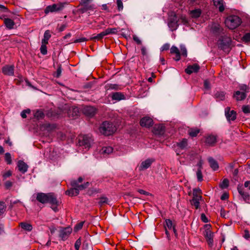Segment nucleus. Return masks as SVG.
<instances>
[{"mask_svg":"<svg viewBox=\"0 0 250 250\" xmlns=\"http://www.w3.org/2000/svg\"><path fill=\"white\" fill-rule=\"evenodd\" d=\"M47 201V203H49L50 205L51 208L55 212H57L59 210L58 207L60 204V202L57 199V196L53 192H49Z\"/></svg>","mask_w":250,"mask_h":250,"instance_id":"obj_6","label":"nucleus"},{"mask_svg":"<svg viewBox=\"0 0 250 250\" xmlns=\"http://www.w3.org/2000/svg\"><path fill=\"white\" fill-rule=\"evenodd\" d=\"M49 197V193H44L42 192H39L36 194V200L42 204H46L47 203V200Z\"/></svg>","mask_w":250,"mask_h":250,"instance_id":"obj_13","label":"nucleus"},{"mask_svg":"<svg viewBox=\"0 0 250 250\" xmlns=\"http://www.w3.org/2000/svg\"><path fill=\"white\" fill-rule=\"evenodd\" d=\"M196 176L197 178L198 181L201 182L203 181V175L202 173V170L197 169L196 172Z\"/></svg>","mask_w":250,"mask_h":250,"instance_id":"obj_53","label":"nucleus"},{"mask_svg":"<svg viewBox=\"0 0 250 250\" xmlns=\"http://www.w3.org/2000/svg\"><path fill=\"white\" fill-rule=\"evenodd\" d=\"M214 5L218 8L220 12L224 11L225 8L224 6L223 0H213Z\"/></svg>","mask_w":250,"mask_h":250,"instance_id":"obj_27","label":"nucleus"},{"mask_svg":"<svg viewBox=\"0 0 250 250\" xmlns=\"http://www.w3.org/2000/svg\"><path fill=\"white\" fill-rule=\"evenodd\" d=\"M204 88L206 89H210V83L208 80H206L204 81Z\"/></svg>","mask_w":250,"mask_h":250,"instance_id":"obj_62","label":"nucleus"},{"mask_svg":"<svg viewBox=\"0 0 250 250\" xmlns=\"http://www.w3.org/2000/svg\"><path fill=\"white\" fill-rule=\"evenodd\" d=\"M30 113V110L29 109H27L25 110H23L21 113V115L22 118H26L27 116L26 114H29Z\"/></svg>","mask_w":250,"mask_h":250,"instance_id":"obj_55","label":"nucleus"},{"mask_svg":"<svg viewBox=\"0 0 250 250\" xmlns=\"http://www.w3.org/2000/svg\"><path fill=\"white\" fill-rule=\"evenodd\" d=\"M117 31L118 30L116 28H108L104 31L105 36L109 34H115Z\"/></svg>","mask_w":250,"mask_h":250,"instance_id":"obj_36","label":"nucleus"},{"mask_svg":"<svg viewBox=\"0 0 250 250\" xmlns=\"http://www.w3.org/2000/svg\"><path fill=\"white\" fill-rule=\"evenodd\" d=\"M226 93L223 91H216L214 92V98L216 101H224L226 98Z\"/></svg>","mask_w":250,"mask_h":250,"instance_id":"obj_18","label":"nucleus"},{"mask_svg":"<svg viewBox=\"0 0 250 250\" xmlns=\"http://www.w3.org/2000/svg\"><path fill=\"white\" fill-rule=\"evenodd\" d=\"M80 114L79 109L76 106H72L68 111V115L69 117H75Z\"/></svg>","mask_w":250,"mask_h":250,"instance_id":"obj_21","label":"nucleus"},{"mask_svg":"<svg viewBox=\"0 0 250 250\" xmlns=\"http://www.w3.org/2000/svg\"><path fill=\"white\" fill-rule=\"evenodd\" d=\"M225 116L228 122L234 121L236 119L237 113L233 110H230L229 107H227L225 109Z\"/></svg>","mask_w":250,"mask_h":250,"instance_id":"obj_8","label":"nucleus"},{"mask_svg":"<svg viewBox=\"0 0 250 250\" xmlns=\"http://www.w3.org/2000/svg\"><path fill=\"white\" fill-rule=\"evenodd\" d=\"M105 36V34L104 31L101 32L100 33L97 34L96 36H94L90 38L91 40H101L103 39V38Z\"/></svg>","mask_w":250,"mask_h":250,"instance_id":"obj_41","label":"nucleus"},{"mask_svg":"<svg viewBox=\"0 0 250 250\" xmlns=\"http://www.w3.org/2000/svg\"><path fill=\"white\" fill-rule=\"evenodd\" d=\"M216 44L218 49L227 54L229 53L233 46L231 38L226 35L221 36L217 40Z\"/></svg>","mask_w":250,"mask_h":250,"instance_id":"obj_1","label":"nucleus"},{"mask_svg":"<svg viewBox=\"0 0 250 250\" xmlns=\"http://www.w3.org/2000/svg\"><path fill=\"white\" fill-rule=\"evenodd\" d=\"M34 116L38 120H40L44 117V114L41 109H38L34 113Z\"/></svg>","mask_w":250,"mask_h":250,"instance_id":"obj_35","label":"nucleus"},{"mask_svg":"<svg viewBox=\"0 0 250 250\" xmlns=\"http://www.w3.org/2000/svg\"><path fill=\"white\" fill-rule=\"evenodd\" d=\"M41 53L45 55L47 53L46 44L42 43L41 48H40Z\"/></svg>","mask_w":250,"mask_h":250,"instance_id":"obj_47","label":"nucleus"},{"mask_svg":"<svg viewBox=\"0 0 250 250\" xmlns=\"http://www.w3.org/2000/svg\"><path fill=\"white\" fill-rule=\"evenodd\" d=\"M83 223H84L83 222H81L76 224L74 227V230L77 231L82 229V228H83Z\"/></svg>","mask_w":250,"mask_h":250,"instance_id":"obj_57","label":"nucleus"},{"mask_svg":"<svg viewBox=\"0 0 250 250\" xmlns=\"http://www.w3.org/2000/svg\"><path fill=\"white\" fill-rule=\"evenodd\" d=\"M169 47H170V45L169 44L167 43H165L164 44L161 48V51H167V50H168L169 48Z\"/></svg>","mask_w":250,"mask_h":250,"instance_id":"obj_63","label":"nucleus"},{"mask_svg":"<svg viewBox=\"0 0 250 250\" xmlns=\"http://www.w3.org/2000/svg\"><path fill=\"white\" fill-rule=\"evenodd\" d=\"M201 199L192 198V200H190L191 205L194 206L196 209H198L199 207V201Z\"/></svg>","mask_w":250,"mask_h":250,"instance_id":"obj_39","label":"nucleus"},{"mask_svg":"<svg viewBox=\"0 0 250 250\" xmlns=\"http://www.w3.org/2000/svg\"><path fill=\"white\" fill-rule=\"evenodd\" d=\"M18 167L19 170L22 173H25L28 169V165L23 161L20 160L18 163Z\"/></svg>","mask_w":250,"mask_h":250,"instance_id":"obj_20","label":"nucleus"},{"mask_svg":"<svg viewBox=\"0 0 250 250\" xmlns=\"http://www.w3.org/2000/svg\"><path fill=\"white\" fill-rule=\"evenodd\" d=\"M242 41L245 42H250V33L245 34L242 37Z\"/></svg>","mask_w":250,"mask_h":250,"instance_id":"obj_52","label":"nucleus"},{"mask_svg":"<svg viewBox=\"0 0 250 250\" xmlns=\"http://www.w3.org/2000/svg\"><path fill=\"white\" fill-rule=\"evenodd\" d=\"M92 142L93 140L91 137L88 135H85L82 137V139H79V144L80 146L88 149L90 147Z\"/></svg>","mask_w":250,"mask_h":250,"instance_id":"obj_7","label":"nucleus"},{"mask_svg":"<svg viewBox=\"0 0 250 250\" xmlns=\"http://www.w3.org/2000/svg\"><path fill=\"white\" fill-rule=\"evenodd\" d=\"M118 9L119 11H121L123 9V4L122 0H117L116 1Z\"/></svg>","mask_w":250,"mask_h":250,"instance_id":"obj_59","label":"nucleus"},{"mask_svg":"<svg viewBox=\"0 0 250 250\" xmlns=\"http://www.w3.org/2000/svg\"><path fill=\"white\" fill-rule=\"evenodd\" d=\"M182 56L185 57L187 56V49L185 46H181V53Z\"/></svg>","mask_w":250,"mask_h":250,"instance_id":"obj_60","label":"nucleus"},{"mask_svg":"<svg viewBox=\"0 0 250 250\" xmlns=\"http://www.w3.org/2000/svg\"><path fill=\"white\" fill-rule=\"evenodd\" d=\"M168 26L171 28L172 30H175L177 28L178 24L177 21H171L168 22Z\"/></svg>","mask_w":250,"mask_h":250,"instance_id":"obj_44","label":"nucleus"},{"mask_svg":"<svg viewBox=\"0 0 250 250\" xmlns=\"http://www.w3.org/2000/svg\"><path fill=\"white\" fill-rule=\"evenodd\" d=\"M240 90L235 91L233 97L237 101H242L246 99L247 93L250 92V87L245 84H241L239 86Z\"/></svg>","mask_w":250,"mask_h":250,"instance_id":"obj_3","label":"nucleus"},{"mask_svg":"<svg viewBox=\"0 0 250 250\" xmlns=\"http://www.w3.org/2000/svg\"><path fill=\"white\" fill-rule=\"evenodd\" d=\"M242 111L245 114L250 113V106L249 105H243L242 107Z\"/></svg>","mask_w":250,"mask_h":250,"instance_id":"obj_56","label":"nucleus"},{"mask_svg":"<svg viewBox=\"0 0 250 250\" xmlns=\"http://www.w3.org/2000/svg\"><path fill=\"white\" fill-rule=\"evenodd\" d=\"M80 11L82 13H84L89 10H93L94 9V5L82 6Z\"/></svg>","mask_w":250,"mask_h":250,"instance_id":"obj_38","label":"nucleus"},{"mask_svg":"<svg viewBox=\"0 0 250 250\" xmlns=\"http://www.w3.org/2000/svg\"><path fill=\"white\" fill-rule=\"evenodd\" d=\"M82 111L86 116L92 117L95 114L96 109L93 106L87 105L83 107Z\"/></svg>","mask_w":250,"mask_h":250,"instance_id":"obj_11","label":"nucleus"},{"mask_svg":"<svg viewBox=\"0 0 250 250\" xmlns=\"http://www.w3.org/2000/svg\"><path fill=\"white\" fill-rule=\"evenodd\" d=\"M229 186V181L228 179H224L220 184L219 187L222 189L227 188Z\"/></svg>","mask_w":250,"mask_h":250,"instance_id":"obj_42","label":"nucleus"},{"mask_svg":"<svg viewBox=\"0 0 250 250\" xmlns=\"http://www.w3.org/2000/svg\"><path fill=\"white\" fill-rule=\"evenodd\" d=\"M5 160L7 162V164H11L12 162L11 154L7 152L5 154Z\"/></svg>","mask_w":250,"mask_h":250,"instance_id":"obj_50","label":"nucleus"},{"mask_svg":"<svg viewBox=\"0 0 250 250\" xmlns=\"http://www.w3.org/2000/svg\"><path fill=\"white\" fill-rule=\"evenodd\" d=\"M4 24L8 29H12L14 28L15 23L13 20L9 18L4 19Z\"/></svg>","mask_w":250,"mask_h":250,"instance_id":"obj_26","label":"nucleus"},{"mask_svg":"<svg viewBox=\"0 0 250 250\" xmlns=\"http://www.w3.org/2000/svg\"><path fill=\"white\" fill-rule=\"evenodd\" d=\"M205 237L209 247H211L213 243V234L209 229H207L205 231Z\"/></svg>","mask_w":250,"mask_h":250,"instance_id":"obj_12","label":"nucleus"},{"mask_svg":"<svg viewBox=\"0 0 250 250\" xmlns=\"http://www.w3.org/2000/svg\"><path fill=\"white\" fill-rule=\"evenodd\" d=\"M211 31L215 35H218L222 33L223 29L221 27L220 24L213 23L211 26Z\"/></svg>","mask_w":250,"mask_h":250,"instance_id":"obj_22","label":"nucleus"},{"mask_svg":"<svg viewBox=\"0 0 250 250\" xmlns=\"http://www.w3.org/2000/svg\"><path fill=\"white\" fill-rule=\"evenodd\" d=\"M72 232V229L70 227L64 228L60 230L59 236L62 240H66Z\"/></svg>","mask_w":250,"mask_h":250,"instance_id":"obj_9","label":"nucleus"},{"mask_svg":"<svg viewBox=\"0 0 250 250\" xmlns=\"http://www.w3.org/2000/svg\"><path fill=\"white\" fill-rule=\"evenodd\" d=\"M217 142V137L213 135H209L206 137L205 143L209 146H214Z\"/></svg>","mask_w":250,"mask_h":250,"instance_id":"obj_17","label":"nucleus"},{"mask_svg":"<svg viewBox=\"0 0 250 250\" xmlns=\"http://www.w3.org/2000/svg\"><path fill=\"white\" fill-rule=\"evenodd\" d=\"M200 66L197 63H194L192 65H189L185 69V72L190 75L193 73H197L200 69Z\"/></svg>","mask_w":250,"mask_h":250,"instance_id":"obj_14","label":"nucleus"},{"mask_svg":"<svg viewBox=\"0 0 250 250\" xmlns=\"http://www.w3.org/2000/svg\"><path fill=\"white\" fill-rule=\"evenodd\" d=\"M87 41V39L86 38L82 37L79 39H76L74 41V43H78V42H84Z\"/></svg>","mask_w":250,"mask_h":250,"instance_id":"obj_64","label":"nucleus"},{"mask_svg":"<svg viewBox=\"0 0 250 250\" xmlns=\"http://www.w3.org/2000/svg\"><path fill=\"white\" fill-rule=\"evenodd\" d=\"M165 127L162 125H155L153 128V132L155 135H162L165 133Z\"/></svg>","mask_w":250,"mask_h":250,"instance_id":"obj_15","label":"nucleus"},{"mask_svg":"<svg viewBox=\"0 0 250 250\" xmlns=\"http://www.w3.org/2000/svg\"><path fill=\"white\" fill-rule=\"evenodd\" d=\"M210 167L214 170L216 171L219 168L218 162L212 157H208V159Z\"/></svg>","mask_w":250,"mask_h":250,"instance_id":"obj_23","label":"nucleus"},{"mask_svg":"<svg viewBox=\"0 0 250 250\" xmlns=\"http://www.w3.org/2000/svg\"><path fill=\"white\" fill-rule=\"evenodd\" d=\"M176 145L180 149H184L188 145L187 140L186 139H183L181 142L177 143Z\"/></svg>","mask_w":250,"mask_h":250,"instance_id":"obj_34","label":"nucleus"},{"mask_svg":"<svg viewBox=\"0 0 250 250\" xmlns=\"http://www.w3.org/2000/svg\"><path fill=\"white\" fill-rule=\"evenodd\" d=\"M202 11L200 9H196L190 11V14L192 18H198L200 17Z\"/></svg>","mask_w":250,"mask_h":250,"instance_id":"obj_30","label":"nucleus"},{"mask_svg":"<svg viewBox=\"0 0 250 250\" xmlns=\"http://www.w3.org/2000/svg\"><path fill=\"white\" fill-rule=\"evenodd\" d=\"M241 22V19L236 15H231L228 17L225 21L227 26L232 30L237 28Z\"/></svg>","mask_w":250,"mask_h":250,"instance_id":"obj_4","label":"nucleus"},{"mask_svg":"<svg viewBox=\"0 0 250 250\" xmlns=\"http://www.w3.org/2000/svg\"><path fill=\"white\" fill-rule=\"evenodd\" d=\"M200 130L197 128H191L188 130V134L192 137L197 136Z\"/></svg>","mask_w":250,"mask_h":250,"instance_id":"obj_33","label":"nucleus"},{"mask_svg":"<svg viewBox=\"0 0 250 250\" xmlns=\"http://www.w3.org/2000/svg\"><path fill=\"white\" fill-rule=\"evenodd\" d=\"M180 53V51L178 49V48L175 46H172L171 48H170V53L171 54H178Z\"/></svg>","mask_w":250,"mask_h":250,"instance_id":"obj_58","label":"nucleus"},{"mask_svg":"<svg viewBox=\"0 0 250 250\" xmlns=\"http://www.w3.org/2000/svg\"><path fill=\"white\" fill-rule=\"evenodd\" d=\"M111 98L112 100L120 101L125 99V95L119 92H114L112 94Z\"/></svg>","mask_w":250,"mask_h":250,"instance_id":"obj_25","label":"nucleus"},{"mask_svg":"<svg viewBox=\"0 0 250 250\" xmlns=\"http://www.w3.org/2000/svg\"><path fill=\"white\" fill-rule=\"evenodd\" d=\"M164 225L165 229L167 228L170 229H173V227H175V226L173 225L172 221L169 219H167L165 220V222Z\"/></svg>","mask_w":250,"mask_h":250,"instance_id":"obj_37","label":"nucleus"},{"mask_svg":"<svg viewBox=\"0 0 250 250\" xmlns=\"http://www.w3.org/2000/svg\"><path fill=\"white\" fill-rule=\"evenodd\" d=\"M201 190L199 188H194L193 189V198H198L201 199L202 196L201 195Z\"/></svg>","mask_w":250,"mask_h":250,"instance_id":"obj_32","label":"nucleus"},{"mask_svg":"<svg viewBox=\"0 0 250 250\" xmlns=\"http://www.w3.org/2000/svg\"><path fill=\"white\" fill-rule=\"evenodd\" d=\"M91 0H81L80 5L81 6H87V5H94L93 4H90Z\"/></svg>","mask_w":250,"mask_h":250,"instance_id":"obj_51","label":"nucleus"},{"mask_svg":"<svg viewBox=\"0 0 250 250\" xmlns=\"http://www.w3.org/2000/svg\"><path fill=\"white\" fill-rule=\"evenodd\" d=\"M100 132L105 136H109L112 134L116 130V127L113 124L108 121H104L99 127Z\"/></svg>","mask_w":250,"mask_h":250,"instance_id":"obj_2","label":"nucleus"},{"mask_svg":"<svg viewBox=\"0 0 250 250\" xmlns=\"http://www.w3.org/2000/svg\"><path fill=\"white\" fill-rule=\"evenodd\" d=\"M113 148L111 146H105L102 148V153L104 154H109L113 151Z\"/></svg>","mask_w":250,"mask_h":250,"instance_id":"obj_43","label":"nucleus"},{"mask_svg":"<svg viewBox=\"0 0 250 250\" xmlns=\"http://www.w3.org/2000/svg\"><path fill=\"white\" fill-rule=\"evenodd\" d=\"M89 185H90V184L88 182H85L83 184H81L79 187V189H80L81 190L84 189L86 188H88V186H89Z\"/></svg>","mask_w":250,"mask_h":250,"instance_id":"obj_61","label":"nucleus"},{"mask_svg":"<svg viewBox=\"0 0 250 250\" xmlns=\"http://www.w3.org/2000/svg\"><path fill=\"white\" fill-rule=\"evenodd\" d=\"M105 88L107 90L110 89H114V90H119L120 89L119 86L117 84H112V83H108L105 85Z\"/></svg>","mask_w":250,"mask_h":250,"instance_id":"obj_40","label":"nucleus"},{"mask_svg":"<svg viewBox=\"0 0 250 250\" xmlns=\"http://www.w3.org/2000/svg\"><path fill=\"white\" fill-rule=\"evenodd\" d=\"M5 201L8 204V208L10 209H12L14 207L15 205H17L18 204H20V205H23L24 206L23 204L19 200H16L14 201H13L12 200H9L8 198H7L5 200Z\"/></svg>","mask_w":250,"mask_h":250,"instance_id":"obj_24","label":"nucleus"},{"mask_svg":"<svg viewBox=\"0 0 250 250\" xmlns=\"http://www.w3.org/2000/svg\"><path fill=\"white\" fill-rule=\"evenodd\" d=\"M2 72L4 75L13 76L14 74V66L13 65H6L2 67Z\"/></svg>","mask_w":250,"mask_h":250,"instance_id":"obj_16","label":"nucleus"},{"mask_svg":"<svg viewBox=\"0 0 250 250\" xmlns=\"http://www.w3.org/2000/svg\"><path fill=\"white\" fill-rule=\"evenodd\" d=\"M81 245V240L80 238L78 239L75 243L74 247L76 250H79Z\"/></svg>","mask_w":250,"mask_h":250,"instance_id":"obj_54","label":"nucleus"},{"mask_svg":"<svg viewBox=\"0 0 250 250\" xmlns=\"http://www.w3.org/2000/svg\"><path fill=\"white\" fill-rule=\"evenodd\" d=\"M154 162L153 159H147L144 161H143L140 166V170H144L150 167L152 163Z\"/></svg>","mask_w":250,"mask_h":250,"instance_id":"obj_19","label":"nucleus"},{"mask_svg":"<svg viewBox=\"0 0 250 250\" xmlns=\"http://www.w3.org/2000/svg\"><path fill=\"white\" fill-rule=\"evenodd\" d=\"M66 3L59 2L48 5L44 9V13L47 15L49 13L58 12L62 11Z\"/></svg>","mask_w":250,"mask_h":250,"instance_id":"obj_5","label":"nucleus"},{"mask_svg":"<svg viewBox=\"0 0 250 250\" xmlns=\"http://www.w3.org/2000/svg\"><path fill=\"white\" fill-rule=\"evenodd\" d=\"M80 190L77 188L72 187L65 191V194L70 196H77L79 194Z\"/></svg>","mask_w":250,"mask_h":250,"instance_id":"obj_28","label":"nucleus"},{"mask_svg":"<svg viewBox=\"0 0 250 250\" xmlns=\"http://www.w3.org/2000/svg\"><path fill=\"white\" fill-rule=\"evenodd\" d=\"M79 183L77 180H72L70 182V185L72 187L77 188L78 190H81L80 189H79V187L80 185H79Z\"/></svg>","mask_w":250,"mask_h":250,"instance_id":"obj_48","label":"nucleus"},{"mask_svg":"<svg viewBox=\"0 0 250 250\" xmlns=\"http://www.w3.org/2000/svg\"><path fill=\"white\" fill-rule=\"evenodd\" d=\"M51 34L49 30H46L43 35V38L42 40V43L48 44V42L51 38Z\"/></svg>","mask_w":250,"mask_h":250,"instance_id":"obj_29","label":"nucleus"},{"mask_svg":"<svg viewBox=\"0 0 250 250\" xmlns=\"http://www.w3.org/2000/svg\"><path fill=\"white\" fill-rule=\"evenodd\" d=\"M140 125L143 127L149 128L153 125V121L151 118L149 117H144L142 118L140 122Z\"/></svg>","mask_w":250,"mask_h":250,"instance_id":"obj_10","label":"nucleus"},{"mask_svg":"<svg viewBox=\"0 0 250 250\" xmlns=\"http://www.w3.org/2000/svg\"><path fill=\"white\" fill-rule=\"evenodd\" d=\"M20 226L24 230L28 231H31L33 229L32 226L30 224L25 222H21L20 224Z\"/></svg>","mask_w":250,"mask_h":250,"instance_id":"obj_31","label":"nucleus"},{"mask_svg":"<svg viewBox=\"0 0 250 250\" xmlns=\"http://www.w3.org/2000/svg\"><path fill=\"white\" fill-rule=\"evenodd\" d=\"M108 199L106 197H101L99 199V204L100 206H102L105 204H108Z\"/></svg>","mask_w":250,"mask_h":250,"instance_id":"obj_45","label":"nucleus"},{"mask_svg":"<svg viewBox=\"0 0 250 250\" xmlns=\"http://www.w3.org/2000/svg\"><path fill=\"white\" fill-rule=\"evenodd\" d=\"M6 208L5 203L3 201H0V215L4 213Z\"/></svg>","mask_w":250,"mask_h":250,"instance_id":"obj_46","label":"nucleus"},{"mask_svg":"<svg viewBox=\"0 0 250 250\" xmlns=\"http://www.w3.org/2000/svg\"><path fill=\"white\" fill-rule=\"evenodd\" d=\"M200 0H187V3L190 6L199 4Z\"/></svg>","mask_w":250,"mask_h":250,"instance_id":"obj_49","label":"nucleus"}]
</instances>
